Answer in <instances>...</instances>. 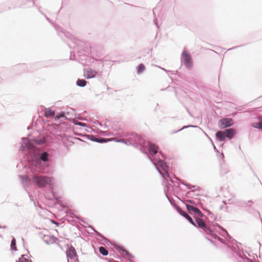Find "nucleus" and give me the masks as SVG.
<instances>
[{
    "label": "nucleus",
    "instance_id": "20e7f679",
    "mask_svg": "<svg viewBox=\"0 0 262 262\" xmlns=\"http://www.w3.org/2000/svg\"><path fill=\"white\" fill-rule=\"evenodd\" d=\"M175 208L177 211L181 215L184 217L193 226L202 229H204V228H207L206 227L205 223L203 221V220L195 215L193 216L194 219V220H193L187 213L183 211L179 206H177Z\"/></svg>",
    "mask_w": 262,
    "mask_h": 262
},
{
    "label": "nucleus",
    "instance_id": "f257e3e1",
    "mask_svg": "<svg viewBox=\"0 0 262 262\" xmlns=\"http://www.w3.org/2000/svg\"><path fill=\"white\" fill-rule=\"evenodd\" d=\"M21 140L19 150L29 167L26 174L19 176L21 183L24 186L33 184L40 188L52 189L54 186V178L42 173H53L52 152L47 149H35L28 137H23Z\"/></svg>",
    "mask_w": 262,
    "mask_h": 262
},
{
    "label": "nucleus",
    "instance_id": "6e6552de",
    "mask_svg": "<svg viewBox=\"0 0 262 262\" xmlns=\"http://www.w3.org/2000/svg\"><path fill=\"white\" fill-rule=\"evenodd\" d=\"M231 250L233 252V256L236 259L235 262H254L251 259L249 258L245 254L243 250H240L238 246L233 247Z\"/></svg>",
    "mask_w": 262,
    "mask_h": 262
},
{
    "label": "nucleus",
    "instance_id": "a19ab883",
    "mask_svg": "<svg viewBox=\"0 0 262 262\" xmlns=\"http://www.w3.org/2000/svg\"><path fill=\"white\" fill-rule=\"evenodd\" d=\"M41 14H43V15L45 16V17L46 19H47V20L49 23H52L51 20V19H50V18L49 17H48V16H47L45 14H43L42 12H41Z\"/></svg>",
    "mask_w": 262,
    "mask_h": 262
},
{
    "label": "nucleus",
    "instance_id": "de8ad7c7",
    "mask_svg": "<svg viewBox=\"0 0 262 262\" xmlns=\"http://www.w3.org/2000/svg\"><path fill=\"white\" fill-rule=\"evenodd\" d=\"M257 108H258V107H255V108H250V109H249V110H248L247 111H246V112H250V113H251V112H252L254 111V110H256V109H257Z\"/></svg>",
    "mask_w": 262,
    "mask_h": 262
},
{
    "label": "nucleus",
    "instance_id": "c03bdc74",
    "mask_svg": "<svg viewBox=\"0 0 262 262\" xmlns=\"http://www.w3.org/2000/svg\"><path fill=\"white\" fill-rule=\"evenodd\" d=\"M209 139L211 140V142H212V145H213V148L217 152L219 153V151L216 149V147L215 146L214 144H213L212 141L211 140V139L209 138Z\"/></svg>",
    "mask_w": 262,
    "mask_h": 262
},
{
    "label": "nucleus",
    "instance_id": "473e14b6",
    "mask_svg": "<svg viewBox=\"0 0 262 262\" xmlns=\"http://www.w3.org/2000/svg\"><path fill=\"white\" fill-rule=\"evenodd\" d=\"M169 179V181L173 184V185L174 187H176L177 188H179V184L177 182L172 180L171 178L170 177V178H168Z\"/></svg>",
    "mask_w": 262,
    "mask_h": 262
},
{
    "label": "nucleus",
    "instance_id": "37998d69",
    "mask_svg": "<svg viewBox=\"0 0 262 262\" xmlns=\"http://www.w3.org/2000/svg\"><path fill=\"white\" fill-rule=\"evenodd\" d=\"M180 132V130H179V129H178V130H172V131H171V132H170V135H173V134H176V133H178V132Z\"/></svg>",
    "mask_w": 262,
    "mask_h": 262
},
{
    "label": "nucleus",
    "instance_id": "4468645a",
    "mask_svg": "<svg viewBox=\"0 0 262 262\" xmlns=\"http://www.w3.org/2000/svg\"><path fill=\"white\" fill-rule=\"evenodd\" d=\"M183 204L185 205L186 208L187 210L190 212H194L197 213L201 217H205L204 214H203L198 208H197L195 206H191L189 204H186L184 202H183Z\"/></svg>",
    "mask_w": 262,
    "mask_h": 262
},
{
    "label": "nucleus",
    "instance_id": "aec40b11",
    "mask_svg": "<svg viewBox=\"0 0 262 262\" xmlns=\"http://www.w3.org/2000/svg\"><path fill=\"white\" fill-rule=\"evenodd\" d=\"M247 206L249 207V208H248L246 210L247 212L254 216H257L258 215L260 218L261 217L260 212L257 210L255 209L254 208H252L251 205L247 204Z\"/></svg>",
    "mask_w": 262,
    "mask_h": 262
},
{
    "label": "nucleus",
    "instance_id": "423d86ee",
    "mask_svg": "<svg viewBox=\"0 0 262 262\" xmlns=\"http://www.w3.org/2000/svg\"><path fill=\"white\" fill-rule=\"evenodd\" d=\"M155 145L157 147L156 148V150H157V152L155 154H153L152 152H150L148 149V147L146 146H142L141 147H140V150L143 154H144L145 155H146L147 158L150 161L151 163L154 165V166L155 167V168H156V169L157 170V171H158L159 173L160 174L161 177L163 178V179L164 180V177L163 174L162 173L161 171L158 168L156 164L152 160V159L150 157V156H149V154L148 153V152L150 154L156 155L158 152H159L160 155L163 158H164L165 159H166L167 158L166 156L162 152V151L161 150H159V147L156 144H155Z\"/></svg>",
    "mask_w": 262,
    "mask_h": 262
},
{
    "label": "nucleus",
    "instance_id": "f704fd0d",
    "mask_svg": "<svg viewBox=\"0 0 262 262\" xmlns=\"http://www.w3.org/2000/svg\"><path fill=\"white\" fill-rule=\"evenodd\" d=\"M195 127V126L194 125H190V124H188V125H184L183 126L182 128L179 129V130H182L184 129H186V128H189V127Z\"/></svg>",
    "mask_w": 262,
    "mask_h": 262
},
{
    "label": "nucleus",
    "instance_id": "09e8293b",
    "mask_svg": "<svg viewBox=\"0 0 262 262\" xmlns=\"http://www.w3.org/2000/svg\"><path fill=\"white\" fill-rule=\"evenodd\" d=\"M157 67H158L159 68H160V69H162V70H163V71H165V72H167V73H168V72H169V70H167L166 69H164V68H162V67H160V66H157Z\"/></svg>",
    "mask_w": 262,
    "mask_h": 262
},
{
    "label": "nucleus",
    "instance_id": "72a5a7b5",
    "mask_svg": "<svg viewBox=\"0 0 262 262\" xmlns=\"http://www.w3.org/2000/svg\"><path fill=\"white\" fill-rule=\"evenodd\" d=\"M227 172H228V171L225 168L221 167V171H220V175L222 177L224 176L225 174L227 173Z\"/></svg>",
    "mask_w": 262,
    "mask_h": 262
},
{
    "label": "nucleus",
    "instance_id": "69168bd1",
    "mask_svg": "<svg viewBox=\"0 0 262 262\" xmlns=\"http://www.w3.org/2000/svg\"><path fill=\"white\" fill-rule=\"evenodd\" d=\"M76 261L78 262V259H75V260H74V261H75V262H76Z\"/></svg>",
    "mask_w": 262,
    "mask_h": 262
},
{
    "label": "nucleus",
    "instance_id": "c85d7f7f",
    "mask_svg": "<svg viewBox=\"0 0 262 262\" xmlns=\"http://www.w3.org/2000/svg\"><path fill=\"white\" fill-rule=\"evenodd\" d=\"M182 202H184L186 204V203H188L189 204H190V205L191 206H198V202L196 203L194 200H190V199H187L185 201V202H183L182 201H181Z\"/></svg>",
    "mask_w": 262,
    "mask_h": 262
},
{
    "label": "nucleus",
    "instance_id": "a878e982",
    "mask_svg": "<svg viewBox=\"0 0 262 262\" xmlns=\"http://www.w3.org/2000/svg\"><path fill=\"white\" fill-rule=\"evenodd\" d=\"M99 251L103 256H106L108 254V250L103 246L99 247Z\"/></svg>",
    "mask_w": 262,
    "mask_h": 262
},
{
    "label": "nucleus",
    "instance_id": "ddd939ff",
    "mask_svg": "<svg viewBox=\"0 0 262 262\" xmlns=\"http://www.w3.org/2000/svg\"><path fill=\"white\" fill-rule=\"evenodd\" d=\"M66 252L68 259H73L77 256L75 248L72 245L68 247Z\"/></svg>",
    "mask_w": 262,
    "mask_h": 262
},
{
    "label": "nucleus",
    "instance_id": "79ce46f5",
    "mask_svg": "<svg viewBox=\"0 0 262 262\" xmlns=\"http://www.w3.org/2000/svg\"><path fill=\"white\" fill-rule=\"evenodd\" d=\"M195 186H196V187H195V188H194V190H193V192H194V191H200V190H201V188L199 186H197V185H195Z\"/></svg>",
    "mask_w": 262,
    "mask_h": 262
},
{
    "label": "nucleus",
    "instance_id": "bb28decb",
    "mask_svg": "<svg viewBox=\"0 0 262 262\" xmlns=\"http://www.w3.org/2000/svg\"><path fill=\"white\" fill-rule=\"evenodd\" d=\"M27 254H22L18 259L16 260V262H33L31 260L30 261H29L28 259L26 258Z\"/></svg>",
    "mask_w": 262,
    "mask_h": 262
},
{
    "label": "nucleus",
    "instance_id": "dca6fc26",
    "mask_svg": "<svg viewBox=\"0 0 262 262\" xmlns=\"http://www.w3.org/2000/svg\"><path fill=\"white\" fill-rule=\"evenodd\" d=\"M42 238L43 242L48 245L55 243L58 240V238L53 234L44 235Z\"/></svg>",
    "mask_w": 262,
    "mask_h": 262
},
{
    "label": "nucleus",
    "instance_id": "4c0bfd02",
    "mask_svg": "<svg viewBox=\"0 0 262 262\" xmlns=\"http://www.w3.org/2000/svg\"><path fill=\"white\" fill-rule=\"evenodd\" d=\"M88 228H91L93 231H94L95 233H96V232H97L98 231H97L95 228L92 225H88Z\"/></svg>",
    "mask_w": 262,
    "mask_h": 262
},
{
    "label": "nucleus",
    "instance_id": "e2e57ef3",
    "mask_svg": "<svg viewBox=\"0 0 262 262\" xmlns=\"http://www.w3.org/2000/svg\"><path fill=\"white\" fill-rule=\"evenodd\" d=\"M248 203H252V200H249V201H248Z\"/></svg>",
    "mask_w": 262,
    "mask_h": 262
},
{
    "label": "nucleus",
    "instance_id": "4d7b16f0",
    "mask_svg": "<svg viewBox=\"0 0 262 262\" xmlns=\"http://www.w3.org/2000/svg\"><path fill=\"white\" fill-rule=\"evenodd\" d=\"M78 219H79L81 222H83V223H85V222L84 221V220H83V219H80L79 218H78Z\"/></svg>",
    "mask_w": 262,
    "mask_h": 262
},
{
    "label": "nucleus",
    "instance_id": "49530a36",
    "mask_svg": "<svg viewBox=\"0 0 262 262\" xmlns=\"http://www.w3.org/2000/svg\"><path fill=\"white\" fill-rule=\"evenodd\" d=\"M75 54L74 55H72V53L71 52V55H70V59L71 60H75Z\"/></svg>",
    "mask_w": 262,
    "mask_h": 262
},
{
    "label": "nucleus",
    "instance_id": "c756f323",
    "mask_svg": "<svg viewBox=\"0 0 262 262\" xmlns=\"http://www.w3.org/2000/svg\"><path fill=\"white\" fill-rule=\"evenodd\" d=\"M181 183L182 185L186 186L187 187V189H189L196 187L195 185H192L191 184L185 183L184 182H181Z\"/></svg>",
    "mask_w": 262,
    "mask_h": 262
},
{
    "label": "nucleus",
    "instance_id": "b1692460",
    "mask_svg": "<svg viewBox=\"0 0 262 262\" xmlns=\"http://www.w3.org/2000/svg\"><path fill=\"white\" fill-rule=\"evenodd\" d=\"M145 70V67L143 63H140L137 67V73L140 74Z\"/></svg>",
    "mask_w": 262,
    "mask_h": 262
},
{
    "label": "nucleus",
    "instance_id": "4be33fe9",
    "mask_svg": "<svg viewBox=\"0 0 262 262\" xmlns=\"http://www.w3.org/2000/svg\"><path fill=\"white\" fill-rule=\"evenodd\" d=\"M197 200H198V206H199L202 210H203L204 211L206 212L208 215H210V216L212 215L213 216V214L212 212H211L207 208L205 207L204 206L203 203H202L201 200L200 199H197Z\"/></svg>",
    "mask_w": 262,
    "mask_h": 262
},
{
    "label": "nucleus",
    "instance_id": "6e6d98bb",
    "mask_svg": "<svg viewBox=\"0 0 262 262\" xmlns=\"http://www.w3.org/2000/svg\"><path fill=\"white\" fill-rule=\"evenodd\" d=\"M31 128H32V126H28V127H27V129H28V130H29V129H30Z\"/></svg>",
    "mask_w": 262,
    "mask_h": 262
},
{
    "label": "nucleus",
    "instance_id": "5fc2aeb1",
    "mask_svg": "<svg viewBox=\"0 0 262 262\" xmlns=\"http://www.w3.org/2000/svg\"><path fill=\"white\" fill-rule=\"evenodd\" d=\"M174 179L177 180H178V181H181V180L179 178H178L177 177H176L175 176H174Z\"/></svg>",
    "mask_w": 262,
    "mask_h": 262
},
{
    "label": "nucleus",
    "instance_id": "f3484780",
    "mask_svg": "<svg viewBox=\"0 0 262 262\" xmlns=\"http://www.w3.org/2000/svg\"><path fill=\"white\" fill-rule=\"evenodd\" d=\"M172 189H173L172 185L171 184L168 183V182H165V184L164 185V193H165L166 197L167 198V199L170 202V204L171 205V206H173V205L172 202L171 200L168 197L167 193V191H170L171 190H172Z\"/></svg>",
    "mask_w": 262,
    "mask_h": 262
},
{
    "label": "nucleus",
    "instance_id": "a18cd8bd",
    "mask_svg": "<svg viewBox=\"0 0 262 262\" xmlns=\"http://www.w3.org/2000/svg\"><path fill=\"white\" fill-rule=\"evenodd\" d=\"M75 124L76 125H79V126H84V123H82V122H78L77 123H75Z\"/></svg>",
    "mask_w": 262,
    "mask_h": 262
},
{
    "label": "nucleus",
    "instance_id": "7c9ffc66",
    "mask_svg": "<svg viewBox=\"0 0 262 262\" xmlns=\"http://www.w3.org/2000/svg\"><path fill=\"white\" fill-rule=\"evenodd\" d=\"M55 117L56 120L59 119L60 118H67L64 113L61 112H60V114H57V115H55Z\"/></svg>",
    "mask_w": 262,
    "mask_h": 262
},
{
    "label": "nucleus",
    "instance_id": "7ed1b4c3",
    "mask_svg": "<svg viewBox=\"0 0 262 262\" xmlns=\"http://www.w3.org/2000/svg\"><path fill=\"white\" fill-rule=\"evenodd\" d=\"M205 226L207 228H204V229L202 230L208 235L206 237V238L212 244H215L214 240H217L221 243L224 244V240L222 238L219 236V235L214 232L216 231L219 232V231L223 232L225 235H227L230 238L232 239L233 241L236 242V241L234 239L232 238V237L229 234L225 228H224L223 227L220 226L219 224L210 222L209 225H207L205 224Z\"/></svg>",
    "mask_w": 262,
    "mask_h": 262
},
{
    "label": "nucleus",
    "instance_id": "9d476101",
    "mask_svg": "<svg viewBox=\"0 0 262 262\" xmlns=\"http://www.w3.org/2000/svg\"><path fill=\"white\" fill-rule=\"evenodd\" d=\"M234 124V121L230 118H224L219 120L218 125L219 127L222 129H226L228 127L233 126Z\"/></svg>",
    "mask_w": 262,
    "mask_h": 262
},
{
    "label": "nucleus",
    "instance_id": "0e129e2a",
    "mask_svg": "<svg viewBox=\"0 0 262 262\" xmlns=\"http://www.w3.org/2000/svg\"><path fill=\"white\" fill-rule=\"evenodd\" d=\"M129 262H135V261L134 260H133L132 259H130Z\"/></svg>",
    "mask_w": 262,
    "mask_h": 262
},
{
    "label": "nucleus",
    "instance_id": "774afa93",
    "mask_svg": "<svg viewBox=\"0 0 262 262\" xmlns=\"http://www.w3.org/2000/svg\"><path fill=\"white\" fill-rule=\"evenodd\" d=\"M99 60L100 61H103V60L102 59H100Z\"/></svg>",
    "mask_w": 262,
    "mask_h": 262
},
{
    "label": "nucleus",
    "instance_id": "ea45409f",
    "mask_svg": "<svg viewBox=\"0 0 262 262\" xmlns=\"http://www.w3.org/2000/svg\"><path fill=\"white\" fill-rule=\"evenodd\" d=\"M244 46V45H240V46H235V47H232V48H231L229 49H228V51H229V50H233V49H236V48H239V47H243V46Z\"/></svg>",
    "mask_w": 262,
    "mask_h": 262
},
{
    "label": "nucleus",
    "instance_id": "13d9d810",
    "mask_svg": "<svg viewBox=\"0 0 262 262\" xmlns=\"http://www.w3.org/2000/svg\"><path fill=\"white\" fill-rule=\"evenodd\" d=\"M222 159H223L224 158V155L223 154V152L221 154Z\"/></svg>",
    "mask_w": 262,
    "mask_h": 262
},
{
    "label": "nucleus",
    "instance_id": "864d4df0",
    "mask_svg": "<svg viewBox=\"0 0 262 262\" xmlns=\"http://www.w3.org/2000/svg\"><path fill=\"white\" fill-rule=\"evenodd\" d=\"M97 123H98L100 126H102V125H102V123H100V122H98V121H97Z\"/></svg>",
    "mask_w": 262,
    "mask_h": 262
},
{
    "label": "nucleus",
    "instance_id": "3c124183",
    "mask_svg": "<svg viewBox=\"0 0 262 262\" xmlns=\"http://www.w3.org/2000/svg\"><path fill=\"white\" fill-rule=\"evenodd\" d=\"M238 111H241V106L235 108Z\"/></svg>",
    "mask_w": 262,
    "mask_h": 262
},
{
    "label": "nucleus",
    "instance_id": "f8f14e48",
    "mask_svg": "<svg viewBox=\"0 0 262 262\" xmlns=\"http://www.w3.org/2000/svg\"><path fill=\"white\" fill-rule=\"evenodd\" d=\"M98 73V71L89 68L86 70H84V76L86 79H89L96 77Z\"/></svg>",
    "mask_w": 262,
    "mask_h": 262
},
{
    "label": "nucleus",
    "instance_id": "8fccbe9b",
    "mask_svg": "<svg viewBox=\"0 0 262 262\" xmlns=\"http://www.w3.org/2000/svg\"><path fill=\"white\" fill-rule=\"evenodd\" d=\"M109 262H119L118 261H116L114 259H113V258H110L109 259V260H108Z\"/></svg>",
    "mask_w": 262,
    "mask_h": 262
},
{
    "label": "nucleus",
    "instance_id": "338daca9",
    "mask_svg": "<svg viewBox=\"0 0 262 262\" xmlns=\"http://www.w3.org/2000/svg\"><path fill=\"white\" fill-rule=\"evenodd\" d=\"M107 125H104V128H107Z\"/></svg>",
    "mask_w": 262,
    "mask_h": 262
},
{
    "label": "nucleus",
    "instance_id": "a211bd4d",
    "mask_svg": "<svg viewBox=\"0 0 262 262\" xmlns=\"http://www.w3.org/2000/svg\"><path fill=\"white\" fill-rule=\"evenodd\" d=\"M216 140L218 142H226L227 141L224 133L218 131L215 133Z\"/></svg>",
    "mask_w": 262,
    "mask_h": 262
},
{
    "label": "nucleus",
    "instance_id": "2f4dec72",
    "mask_svg": "<svg viewBox=\"0 0 262 262\" xmlns=\"http://www.w3.org/2000/svg\"><path fill=\"white\" fill-rule=\"evenodd\" d=\"M110 256H113L117 258H120V255L113 250L110 251Z\"/></svg>",
    "mask_w": 262,
    "mask_h": 262
},
{
    "label": "nucleus",
    "instance_id": "39448f33",
    "mask_svg": "<svg viewBox=\"0 0 262 262\" xmlns=\"http://www.w3.org/2000/svg\"><path fill=\"white\" fill-rule=\"evenodd\" d=\"M97 236V239L100 241H104L107 244L110 243L111 245L114 246V247L116 249V250L119 252H123L125 253V254L129 258V260L134 258V256L128 252L126 249H125L123 246L118 245L115 243L112 242L110 239L105 237L100 232L97 231L96 233Z\"/></svg>",
    "mask_w": 262,
    "mask_h": 262
},
{
    "label": "nucleus",
    "instance_id": "680f3d73",
    "mask_svg": "<svg viewBox=\"0 0 262 262\" xmlns=\"http://www.w3.org/2000/svg\"><path fill=\"white\" fill-rule=\"evenodd\" d=\"M15 206H17V207H18V206H19V205H18V203H16L15 204Z\"/></svg>",
    "mask_w": 262,
    "mask_h": 262
},
{
    "label": "nucleus",
    "instance_id": "e433bc0d",
    "mask_svg": "<svg viewBox=\"0 0 262 262\" xmlns=\"http://www.w3.org/2000/svg\"><path fill=\"white\" fill-rule=\"evenodd\" d=\"M193 192V191L191 190V191H188L186 193V196L187 198H192V193Z\"/></svg>",
    "mask_w": 262,
    "mask_h": 262
},
{
    "label": "nucleus",
    "instance_id": "cd10ccee",
    "mask_svg": "<svg viewBox=\"0 0 262 262\" xmlns=\"http://www.w3.org/2000/svg\"><path fill=\"white\" fill-rule=\"evenodd\" d=\"M251 126L257 129H262V122H256L252 123Z\"/></svg>",
    "mask_w": 262,
    "mask_h": 262
},
{
    "label": "nucleus",
    "instance_id": "9b49d317",
    "mask_svg": "<svg viewBox=\"0 0 262 262\" xmlns=\"http://www.w3.org/2000/svg\"><path fill=\"white\" fill-rule=\"evenodd\" d=\"M87 139L99 143H105L112 141V138H104L102 137H97L93 135L85 134L84 136Z\"/></svg>",
    "mask_w": 262,
    "mask_h": 262
},
{
    "label": "nucleus",
    "instance_id": "bf43d9fd",
    "mask_svg": "<svg viewBox=\"0 0 262 262\" xmlns=\"http://www.w3.org/2000/svg\"><path fill=\"white\" fill-rule=\"evenodd\" d=\"M57 226H58L59 225V224L58 223H54Z\"/></svg>",
    "mask_w": 262,
    "mask_h": 262
},
{
    "label": "nucleus",
    "instance_id": "412c9836",
    "mask_svg": "<svg viewBox=\"0 0 262 262\" xmlns=\"http://www.w3.org/2000/svg\"><path fill=\"white\" fill-rule=\"evenodd\" d=\"M45 108V112L43 113V115L46 117H49L51 116H55L56 115L55 111L52 110L50 108H46L44 106H42Z\"/></svg>",
    "mask_w": 262,
    "mask_h": 262
},
{
    "label": "nucleus",
    "instance_id": "58836bf2",
    "mask_svg": "<svg viewBox=\"0 0 262 262\" xmlns=\"http://www.w3.org/2000/svg\"><path fill=\"white\" fill-rule=\"evenodd\" d=\"M168 72H170L172 74H178L179 75L180 73L177 70L176 71L169 70Z\"/></svg>",
    "mask_w": 262,
    "mask_h": 262
},
{
    "label": "nucleus",
    "instance_id": "0eeeda50",
    "mask_svg": "<svg viewBox=\"0 0 262 262\" xmlns=\"http://www.w3.org/2000/svg\"><path fill=\"white\" fill-rule=\"evenodd\" d=\"M155 145L157 147L156 148V150H157V152L155 154H153L152 152H150L148 149V147L146 146H142L141 147H140V150L143 154H144L145 155H146L147 158L150 161L151 163L154 165V166L155 167V168H156V169L157 170V171H158L159 173L160 174L161 177L163 178V179L164 180V177L163 174L162 173L161 171L158 168L156 164L152 160V159L150 157V156H149V154L148 153V152L150 154L156 155L158 152H159L160 155L163 158H164L165 159H166L167 158L166 156L162 152V151L161 150H159V147L156 144H155Z\"/></svg>",
    "mask_w": 262,
    "mask_h": 262
},
{
    "label": "nucleus",
    "instance_id": "052dcab7",
    "mask_svg": "<svg viewBox=\"0 0 262 262\" xmlns=\"http://www.w3.org/2000/svg\"><path fill=\"white\" fill-rule=\"evenodd\" d=\"M44 142L43 140H41L40 142H39V144H41Z\"/></svg>",
    "mask_w": 262,
    "mask_h": 262
},
{
    "label": "nucleus",
    "instance_id": "f03ea898",
    "mask_svg": "<svg viewBox=\"0 0 262 262\" xmlns=\"http://www.w3.org/2000/svg\"><path fill=\"white\" fill-rule=\"evenodd\" d=\"M124 137H127L126 139H116L114 141L116 142L123 143L127 145H132L136 148L140 149V147L142 146H146L148 147V149L150 152L155 154L157 152L156 146L155 144L151 141H147L145 139L140 135L132 133H123Z\"/></svg>",
    "mask_w": 262,
    "mask_h": 262
},
{
    "label": "nucleus",
    "instance_id": "5701e85b",
    "mask_svg": "<svg viewBox=\"0 0 262 262\" xmlns=\"http://www.w3.org/2000/svg\"><path fill=\"white\" fill-rule=\"evenodd\" d=\"M88 81L84 79L78 78L76 81V85L79 87H84L87 83Z\"/></svg>",
    "mask_w": 262,
    "mask_h": 262
},
{
    "label": "nucleus",
    "instance_id": "c9c22d12",
    "mask_svg": "<svg viewBox=\"0 0 262 262\" xmlns=\"http://www.w3.org/2000/svg\"><path fill=\"white\" fill-rule=\"evenodd\" d=\"M155 10H156V9H154L153 10V14H154V23L155 24H156V25L157 26V27L158 28H159V26H158V20L156 18V16H155Z\"/></svg>",
    "mask_w": 262,
    "mask_h": 262
},
{
    "label": "nucleus",
    "instance_id": "2eb2a0df",
    "mask_svg": "<svg viewBox=\"0 0 262 262\" xmlns=\"http://www.w3.org/2000/svg\"><path fill=\"white\" fill-rule=\"evenodd\" d=\"M226 138L231 140L235 137L237 134V131L233 128L225 129L224 130Z\"/></svg>",
    "mask_w": 262,
    "mask_h": 262
},
{
    "label": "nucleus",
    "instance_id": "603ef678",
    "mask_svg": "<svg viewBox=\"0 0 262 262\" xmlns=\"http://www.w3.org/2000/svg\"><path fill=\"white\" fill-rule=\"evenodd\" d=\"M63 219H64V220H66L68 222H69V223H71V220H69V219H65V217H63Z\"/></svg>",
    "mask_w": 262,
    "mask_h": 262
},
{
    "label": "nucleus",
    "instance_id": "393cba45",
    "mask_svg": "<svg viewBox=\"0 0 262 262\" xmlns=\"http://www.w3.org/2000/svg\"><path fill=\"white\" fill-rule=\"evenodd\" d=\"M11 250L12 251H16L17 250V247H16V241L15 238L12 236V239L11 242Z\"/></svg>",
    "mask_w": 262,
    "mask_h": 262
},
{
    "label": "nucleus",
    "instance_id": "6ab92c4d",
    "mask_svg": "<svg viewBox=\"0 0 262 262\" xmlns=\"http://www.w3.org/2000/svg\"><path fill=\"white\" fill-rule=\"evenodd\" d=\"M158 164L160 165V166L161 168H162V169L166 173L167 177L168 178H170V173H168V171L166 169L167 165H166V163L165 162V161L162 160H161V159H159V160H158Z\"/></svg>",
    "mask_w": 262,
    "mask_h": 262
},
{
    "label": "nucleus",
    "instance_id": "1a4fd4ad",
    "mask_svg": "<svg viewBox=\"0 0 262 262\" xmlns=\"http://www.w3.org/2000/svg\"><path fill=\"white\" fill-rule=\"evenodd\" d=\"M181 61L182 64L188 70L192 69L193 67V60L190 54L185 50H184L181 54Z\"/></svg>",
    "mask_w": 262,
    "mask_h": 262
}]
</instances>
